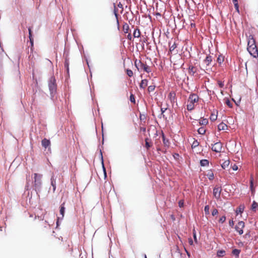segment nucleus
Returning a JSON list of instances; mask_svg holds the SVG:
<instances>
[{
	"label": "nucleus",
	"mask_w": 258,
	"mask_h": 258,
	"mask_svg": "<svg viewBox=\"0 0 258 258\" xmlns=\"http://www.w3.org/2000/svg\"><path fill=\"white\" fill-rule=\"evenodd\" d=\"M28 31H29V37H32V31H31V28L30 27H29L28 28Z\"/></svg>",
	"instance_id": "52"
},
{
	"label": "nucleus",
	"mask_w": 258,
	"mask_h": 258,
	"mask_svg": "<svg viewBox=\"0 0 258 258\" xmlns=\"http://www.w3.org/2000/svg\"><path fill=\"white\" fill-rule=\"evenodd\" d=\"M199 99V97L197 94H190L187 100V109L188 111L193 110L195 106V103L198 102Z\"/></svg>",
	"instance_id": "1"
},
{
	"label": "nucleus",
	"mask_w": 258,
	"mask_h": 258,
	"mask_svg": "<svg viewBox=\"0 0 258 258\" xmlns=\"http://www.w3.org/2000/svg\"><path fill=\"white\" fill-rule=\"evenodd\" d=\"M65 208L64 207V203L62 204L60 208V214L62 216V218L64 216Z\"/></svg>",
	"instance_id": "31"
},
{
	"label": "nucleus",
	"mask_w": 258,
	"mask_h": 258,
	"mask_svg": "<svg viewBox=\"0 0 258 258\" xmlns=\"http://www.w3.org/2000/svg\"><path fill=\"white\" fill-rule=\"evenodd\" d=\"M232 168L233 170H237L238 169V166L236 164H234Z\"/></svg>",
	"instance_id": "54"
},
{
	"label": "nucleus",
	"mask_w": 258,
	"mask_h": 258,
	"mask_svg": "<svg viewBox=\"0 0 258 258\" xmlns=\"http://www.w3.org/2000/svg\"><path fill=\"white\" fill-rule=\"evenodd\" d=\"M199 123L201 125H206L208 123V120L206 118H203L200 120Z\"/></svg>",
	"instance_id": "33"
},
{
	"label": "nucleus",
	"mask_w": 258,
	"mask_h": 258,
	"mask_svg": "<svg viewBox=\"0 0 258 258\" xmlns=\"http://www.w3.org/2000/svg\"><path fill=\"white\" fill-rule=\"evenodd\" d=\"M130 100L131 102H132L134 104L135 103V102H136L135 97V96L133 94H131L130 97Z\"/></svg>",
	"instance_id": "43"
},
{
	"label": "nucleus",
	"mask_w": 258,
	"mask_h": 258,
	"mask_svg": "<svg viewBox=\"0 0 258 258\" xmlns=\"http://www.w3.org/2000/svg\"><path fill=\"white\" fill-rule=\"evenodd\" d=\"M44 212H42V214L40 216L38 215V219H40V220L41 221V222L40 223V228L42 230H44L43 227L47 228V227H49V225L47 224V223L46 221H43L44 219Z\"/></svg>",
	"instance_id": "5"
},
{
	"label": "nucleus",
	"mask_w": 258,
	"mask_h": 258,
	"mask_svg": "<svg viewBox=\"0 0 258 258\" xmlns=\"http://www.w3.org/2000/svg\"><path fill=\"white\" fill-rule=\"evenodd\" d=\"M224 60V57L223 56L220 55L217 58V61L219 64H221Z\"/></svg>",
	"instance_id": "30"
},
{
	"label": "nucleus",
	"mask_w": 258,
	"mask_h": 258,
	"mask_svg": "<svg viewBox=\"0 0 258 258\" xmlns=\"http://www.w3.org/2000/svg\"><path fill=\"white\" fill-rule=\"evenodd\" d=\"M209 209L210 207L209 205H207L205 207L204 211L206 215H209L210 214Z\"/></svg>",
	"instance_id": "39"
},
{
	"label": "nucleus",
	"mask_w": 258,
	"mask_h": 258,
	"mask_svg": "<svg viewBox=\"0 0 258 258\" xmlns=\"http://www.w3.org/2000/svg\"><path fill=\"white\" fill-rule=\"evenodd\" d=\"M177 44L175 42H174L172 45L171 44V43H169V51L170 52H172L174 51V50L176 48Z\"/></svg>",
	"instance_id": "26"
},
{
	"label": "nucleus",
	"mask_w": 258,
	"mask_h": 258,
	"mask_svg": "<svg viewBox=\"0 0 258 258\" xmlns=\"http://www.w3.org/2000/svg\"><path fill=\"white\" fill-rule=\"evenodd\" d=\"M244 209V206L243 205H240L236 211L237 214H238L239 213L241 214V213H243Z\"/></svg>",
	"instance_id": "23"
},
{
	"label": "nucleus",
	"mask_w": 258,
	"mask_h": 258,
	"mask_svg": "<svg viewBox=\"0 0 258 258\" xmlns=\"http://www.w3.org/2000/svg\"><path fill=\"white\" fill-rule=\"evenodd\" d=\"M146 117L145 115L140 114V119L141 121H145V120H146Z\"/></svg>",
	"instance_id": "47"
},
{
	"label": "nucleus",
	"mask_w": 258,
	"mask_h": 258,
	"mask_svg": "<svg viewBox=\"0 0 258 258\" xmlns=\"http://www.w3.org/2000/svg\"><path fill=\"white\" fill-rule=\"evenodd\" d=\"M168 98L170 99L171 101H174L175 99V93L174 92H171L168 94Z\"/></svg>",
	"instance_id": "22"
},
{
	"label": "nucleus",
	"mask_w": 258,
	"mask_h": 258,
	"mask_svg": "<svg viewBox=\"0 0 258 258\" xmlns=\"http://www.w3.org/2000/svg\"><path fill=\"white\" fill-rule=\"evenodd\" d=\"M258 207V204L255 201H253L251 205V209L254 210Z\"/></svg>",
	"instance_id": "40"
},
{
	"label": "nucleus",
	"mask_w": 258,
	"mask_h": 258,
	"mask_svg": "<svg viewBox=\"0 0 258 258\" xmlns=\"http://www.w3.org/2000/svg\"><path fill=\"white\" fill-rule=\"evenodd\" d=\"M41 175L34 173V182L36 186H39L41 185Z\"/></svg>",
	"instance_id": "9"
},
{
	"label": "nucleus",
	"mask_w": 258,
	"mask_h": 258,
	"mask_svg": "<svg viewBox=\"0 0 258 258\" xmlns=\"http://www.w3.org/2000/svg\"><path fill=\"white\" fill-rule=\"evenodd\" d=\"M148 85V80L147 79L142 80L140 84V88L145 89Z\"/></svg>",
	"instance_id": "18"
},
{
	"label": "nucleus",
	"mask_w": 258,
	"mask_h": 258,
	"mask_svg": "<svg viewBox=\"0 0 258 258\" xmlns=\"http://www.w3.org/2000/svg\"><path fill=\"white\" fill-rule=\"evenodd\" d=\"M143 131L145 132L146 131V128L145 127H143L141 129Z\"/></svg>",
	"instance_id": "60"
},
{
	"label": "nucleus",
	"mask_w": 258,
	"mask_h": 258,
	"mask_svg": "<svg viewBox=\"0 0 258 258\" xmlns=\"http://www.w3.org/2000/svg\"><path fill=\"white\" fill-rule=\"evenodd\" d=\"M218 214V211L217 209H214L212 212V215L214 216Z\"/></svg>",
	"instance_id": "48"
},
{
	"label": "nucleus",
	"mask_w": 258,
	"mask_h": 258,
	"mask_svg": "<svg viewBox=\"0 0 258 258\" xmlns=\"http://www.w3.org/2000/svg\"><path fill=\"white\" fill-rule=\"evenodd\" d=\"M160 143V140L158 141L157 140H156L155 141V144L156 146V148H157V151L160 150V147H159Z\"/></svg>",
	"instance_id": "42"
},
{
	"label": "nucleus",
	"mask_w": 258,
	"mask_h": 258,
	"mask_svg": "<svg viewBox=\"0 0 258 258\" xmlns=\"http://www.w3.org/2000/svg\"><path fill=\"white\" fill-rule=\"evenodd\" d=\"M42 146L45 149L50 146V142L49 140L44 139L41 142Z\"/></svg>",
	"instance_id": "14"
},
{
	"label": "nucleus",
	"mask_w": 258,
	"mask_h": 258,
	"mask_svg": "<svg viewBox=\"0 0 258 258\" xmlns=\"http://www.w3.org/2000/svg\"><path fill=\"white\" fill-rule=\"evenodd\" d=\"M197 68L193 66H189L188 69V73L190 76H194L197 72Z\"/></svg>",
	"instance_id": "12"
},
{
	"label": "nucleus",
	"mask_w": 258,
	"mask_h": 258,
	"mask_svg": "<svg viewBox=\"0 0 258 258\" xmlns=\"http://www.w3.org/2000/svg\"><path fill=\"white\" fill-rule=\"evenodd\" d=\"M244 227V223L243 221H239L236 225L235 228L236 231L238 232L240 235H241L243 233V228Z\"/></svg>",
	"instance_id": "7"
},
{
	"label": "nucleus",
	"mask_w": 258,
	"mask_h": 258,
	"mask_svg": "<svg viewBox=\"0 0 258 258\" xmlns=\"http://www.w3.org/2000/svg\"><path fill=\"white\" fill-rule=\"evenodd\" d=\"M30 42L31 43V48L30 50L33 51V45H34V40L33 37H29Z\"/></svg>",
	"instance_id": "36"
},
{
	"label": "nucleus",
	"mask_w": 258,
	"mask_h": 258,
	"mask_svg": "<svg viewBox=\"0 0 258 258\" xmlns=\"http://www.w3.org/2000/svg\"><path fill=\"white\" fill-rule=\"evenodd\" d=\"M103 170H104V171L105 175H106L105 169V168H104V166H103Z\"/></svg>",
	"instance_id": "59"
},
{
	"label": "nucleus",
	"mask_w": 258,
	"mask_h": 258,
	"mask_svg": "<svg viewBox=\"0 0 258 258\" xmlns=\"http://www.w3.org/2000/svg\"><path fill=\"white\" fill-rule=\"evenodd\" d=\"M225 103L229 107H230V108L232 107V103L231 102V101L228 99H226Z\"/></svg>",
	"instance_id": "45"
},
{
	"label": "nucleus",
	"mask_w": 258,
	"mask_h": 258,
	"mask_svg": "<svg viewBox=\"0 0 258 258\" xmlns=\"http://www.w3.org/2000/svg\"><path fill=\"white\" fill-rule=\"evenodd\" d=\"M254 45H256L255 40L252 36L250 35L248 38L247 47L254 46Z\"/></svg>",
	"instance_id": "13"
},
{
	"label": "nucleus",
	"mask_w": 258,
	"mask_h": 258,
	"mask_svg": "<svg viewBox=\"0 0 258 258\" xmlns=\"http://www.w3.org/2000/svg\"><path fill=\"white\" fill-rule=\"evenodd\" d=\"M225 220H226V217L225 216H223L219 219V222L221 223H223L224 222H225Z\"/></svg>",
	"instance_id": "46"
},
{
	"label": "nucleus",
	"mask_w": 258,
	"mask_h": 258,
	"mask_svg": "<svg viewBox=\"0 0 258 258\" xmlns=\"http://www.w3.org/2000/svg\"><path fill=\"white\" fill-rule=\"evenodd\" d=\"M228 126L226 124L222 122L218 125V130L219 131H225L227 130Z\"/></svg>",
	"instance_id": "15"
},
{
	"label": "nucleus",
	"mask_w": 258,
	"mask_h": 258,
	"mask_svg": "<svg viewBox=\"0 0 258 258\" xmlns=\"http://www.w3.org/2000/svg\"><path fill=\"white\" fill-rule=\"evenodd\" d=\"M29 56H28V60L29 62V64L32 66H34L36 61V58L35 57V55L33 53V51H32L30 50V52L29 54V52H28Z\"/></svg>",
	"instance_id": "8"
},
{
	"label": "nucleus",
	"mask_w": 258,
	"mask_h": 258,
	"mask_svg": "<svg viewBox=\"0 0 258 258\" xmlns=\"http://www.w3.org/2000/svg\"><path fill=\"white\" fill-rule=\"evenodd\" d=\"M198 132L201 135H204L206 133V129L204 127H201L198 129Z\"/></svg>",
	"instance_id": "32"
},
{
	"label": "nucleus",
	"mask_w": 258,
	"mask_h": 258,
	"mask_svg": "<svg viewBox=\"0 0 258 258\" xmlns=\"http://www.w3.org/2000/svg\"><path fill=\"white\" fill-rule=\"evenodd\" d=\"M48 87L50 94L51 95L55 94L56 91L57 86L56 80L54 76H51L48 82Z\"/></svg>",
	"instance_id": "3"
},
{
	"label": "nucleus",
	"mask_w": 258,
	"mask_h": 258,
	"mask_svg": "<svg viewBox=\"0 0 258 258\" xmlns=\"http://www.w3.org/2000/svg\"><path fill=\"white\" fill-rule=\"evenodd\" d=\"M210 118L212 121H215L217 119V115L216 114L212 113L211 114Z\"/></svg>",
	"instance_id": "41"
},
{
	"label": "nucleus",
	"mask_w": 258,
	"mask_h": 258,
	"mask_svg": "<svg viewBox=\"0 0 258 258\" xmlns=\"http://www.w3.org/2000/svg\"><path fill=\"white\" fill-rule=\"evenodd\" d=\"M221 187H215L213 189V195L216 199H219L220 197V194L221 192Z\"/></svg>",
	"instance_id": "10"
},
{
	"label": "nucleus",
	"mask_w": 258,
	"mask_h": 258,
	"mask_svg": "<svg viewBox=\"0 0 258 258\" xmlns=\"http://www.w3.org/2000/svg\"><path fill=\"white\" fill-rule=\"evenodd\" d=\"M130 27L127 23H125L123 25V31L125 33H128L129 32Z\"/></svg>",
	"instance_id": "24"
},
{
	"label": "nucleus",
	"mask_w": 258,
	"mask_h": 258,
	"mask_svg": "<svg viewBox=\"0 0 258 258\" xmlns=\"http://www.w3.org/2000/svg\"><path fill=\"white\" fill-rule=\"evenodd\" d=\"M191 26H194V27L195 26V24H191Z\"/></svg>",
	"instance_id": "61"
},
{
	"label": "nucleus",
	"mask_w": 258,
	"mask_h": 258,
	"mask_svg": "<svg viewBox=\"0 0 258 258\" xmlns=\"http://www.w3.org/2000/svg\"><path fill=\"white\" fill-rule=\"evenodd\" d=\"M145 258H147L146 255H145Z\"/></svg>",
	"instance_id": "64"
},
{
	"label": "nucleus",
	"mask_w": 258,
	"mask_h": 258,
	"mask_svg": "<svg viewBox=\"0 0 258 258\" xmlns=\"http://www.w3.org/2000/svg\"><path fill=\"white\" fill-rule=\"evenodd\" d=\"M250 188L252 193L254 192V188L253 187V178L251 175L250 179Z\"/></svg>",
	"instance_id": "21"
},
{
	"label": "nucleus",
	"mask_w": 258,
	"mask_h": 258,
	"mask_svg": "<svg viewBox=\"0 0 258 258\" xmlns=\"http://www.w3.org/2000/svg\"><path fill=\"white\" fill-rule=\"evenodd\" d=\"M156 15L160 16V14L159 13H157Z\"/></svg>",
	"instance_id": "63"
},
{
	"label": "nucleus",
	"mask_w": 258,
	"mask_h": 258,
	"mask_svg": "<svg viewBox=\"0 0 258 258\" xmlns=\"http://www.w3.org/2000/svg\"><path fill=\"white\" fill-rule=\"evenodd\" d=\"M218 84L220 88H223L224 87V83L223 82L220 81H218Z\"/></svg>",
	"instance_id": "51"
},
{
	"label": "nucleus",
	"mask_w": 258,
	"mask_h": 258,
	"mask_svg": "<svg viewBox=\"0 0 258 258\" xmlns=\"http://www.w3.org/2000/svg\"><path fill=\"white\" fill-rule=\"evenodd\" d=\"M194 240L195 241V242L196 243L198 242V241H197V236H196V233L195 232V230H194Z\"/></svg>",
	"instance_id": "56"
},
{
	"label": "nucleus",
	"mask_w": 258,
	"mask_h": 258,
	"mask_svg": "<svg viewBox=\"0 0 258 258\" xmlns=\"http://www.w3.org/2000/svg\"><path fill=\"white\" fill-rule=\"evenodd\" d=\"M240 252V250L238 249H234L232 250L233 254H234L237 256H239Z\"/></svg>",
	"instance_id": "34"
},
{
	"label": "nucleus",
	"mask_w": 258,
	"mask_h": 258,
	"mask_svg": "<svg viewBox=\"0 0 258 258\" xmlns=\"http://www.w3.org/2000/svg\"><path fill=\"white\" fill-rule=\"evenodd\" d=\"M222 149V144L220 142L215 143L213 145L212 147V151L217 152L220 153Z\"/></svg>",
	"instance_id": "6"
},
{
	"label": "nucleus",
	"mask_w": 258,
	"mask_h": 258,
	"mask_svg": "<svg viewBox=\"0 0 258 258\" xmlns=\"http://www.w3.org/2000/svg\"><path fill=\"white\" fill-rule=\"evenodd\" d=\"M127 38L130 40H132V37L131 34L130 33H128V34L127 36Z\"/></svg>",
	"instance_id": "57"
},
{
	"label": "nucleus",
	"mask_w": 258,
	"mask_h": 258,
	"mask_svg": "<svg viewBox=\"0 0 258 258\" xmlns=\"http://www.w3.org/2000/svg\"><path fill=\"white\" fill-rule=\"evenodd\" d=\"M135 64L139 71L140 70H143L144 72L148 73L151 72V68L147 66L146 63H144L141 60L138 61V60L136 59Z\"/></svg>",
	"instance_id": "2"
},
{
	"label": "nucleus",
	"mask_w": 258,
	"mask_h": 258,
	"mask_svg": "<svg viewBox=\"0 0 258 258\" xmlns=\"http://www.w3.org/2000/svg\"><path fill=\"white\" fill-rule=\"evenodd\" d=\"M133 36L135 38H139L141 36V32L138 28H136L133 33Z\"/></svg>",
	"instance_id": "19"
},
{
	"label": "nucleus",
	"mask_w": 258,
	"mask_h": 258,
	"mask_svg": "<svg viewBox=\"0 0 258 258\" xmlns=\"http://www.w3.org/2000/svg\"><path fill=\"white\" fill-rule=\"evenodd\" d=\"M155 88V86L154 85L149 86L148 88V90L149 92H153Z\"/></svg>",
	"instance_id": "44"
},
{
	"label": "nucleus",
	"mask_w": 258,
	"mask_h": 258,
	"mask_svg": "<svg viewBox=\"0 0 258 258\" xmlns=\"http://www.w3.org/2000/svg\"><path fill=\"white\" fill-rule=\"evenodd\" d=\"M145 147L147 151H148L153 146V142L151 140L148 138L145 139Z\"/></svg>",
	"instance_id": "11"
},
{
	"label": "nucleus",
	"mask_w": 258,
	"mask_h": 258,
	"mask_svg": "<svg viewBox=\"0 0 258 258\" xmlns=\"http://www.w3.org/2000/svg\"><path fill=\"white\" fill-rule=\"evenodd\" d=\"M51 184L53 187V190L54 191L56 188V181L53 176L51 178Z\"/></svg>",
	"instance_id": "25"
},
{
	"label": "nucleus",
	"mask_w": 258,
	"mask_h": 258,
	"mask_svg": "<svg viewBox=\"0 0 258 258\" xmlns=\"http://www.w3.org/2000/svg\"><path fill=\"white\" fill-rule=\"evenodd\" d=\"M230 164V161L229 160L225 161L221 165L223 169H225L228 167Z\"/></svg>",
	"instance_id": "29"
},
{
	"label": "nucleus",
	"mask_w": 258,
	"mask_h": 258,
	"mask_svg": "<svg viewBox=\"0 0 258 258\" xmlns=\"http://www.w3.org/2000/svg\"><path fill=\"white\" fill-rule=\"evenodd\" d=\"M208 178L210 180H213L214 178V174L212 171H210L208 174Z\"/></svg>",
	"instance_id": "38"
},
{
	"label": "nucleus",
	"mask_w": 258,
	"mask_h": 258,
	"mask_svg": "<svg viewBox=\"0 0 258 258\" xmlns=\"http://www.w3.org/2000/svg\"><path fill=\"white\" fill-rule=\"evenodd\" d=\"M199 145V142L197 141H195L192 144V147L195 148L197 147Z\"/></svg>",
	"instance_id": "50"
},
{
	"label": "nucleus",
	"mask_w": 258,
	"mask_h": 258,
	"mask_svg": "<svg viewBox=\"0 0 258 258\" xmlns=\"http://www.w3.org/2000/svg\"><path fill=\"white\" fill-rule=\"evenodd\" d=\"M0 230L2 231V227L0 226Z\"/></svg>",
	"instance_id": "62"
},
{
	"label": "nucleus",
	"mask_w": 258,
	"mask_h": 258,
	"mask_svg": "<svg viewBox=\"0 0 258 258\" xmlns=\"http://www.w3.org/2000/svg\"><path fill=\"white\" fill-rule=\"evenodd\" d=\"M184 205V201L183 200H180L178 202V206L180 208H182Z\"/></svg>",
	"instance_id": "49"
},
{
	"label": "nucleus",
	"mask_w": 258,
	"mask_h": 258,
	"mask_svg": "<svg viewBox=\"0 0 258 258\" xmlns=\"http://www.w3.org/2000/svg\"><path fill=\"white\" fill-rule=\"evenodd\" d=\"M126 74L127 75V76L130 77H132L134 75L133 72L131 70L126 69Z\"/></svg>",
	"instance_id": "37"
},
{
	"label": "nucleus",
	"mask_w": 258,
	"mask_h": 258,
	"mask_svg": "<svg viewBox=\"0 0 258 258\" xmlns=\"http://www.w3.org/2000/svg\"><path fill=\"white\" fill-rule=\"evenodd\" d=\"M229 225L231 227H233L234 225V221L233 220H230L229 222Z\"/></svg>",
	"instance_id": "55"
},
{
	"label": "nucleus",
	"mask_w": 258,
	"mask_h": 258,
	"mask_svg": "<svg viewBox=\"0 0 258 258\" xmlns=\"http://www.w3.org/2000/svg\"><path fill=\"white\" fill-rule=\"evenodd\" d=\"M225 253V251L224 250H218L217 251V254L218 256L221 257V256H223L224 255Z\"/></svg>",
	"instance_id": "35"
},
{
	"label": "nucleus",
	"mask_w": 258,
	"mask_h": 258,
	"mask_svg": "<svg viewBox=\"0 0 258 258\" xmlns=\"http://www.w3.org/2000/svg\"><path fill=\"white\" fill-rule=\"evenodd\" d=\"M247 49L251 56L254 58H258V50L256 45L247 47Z\"/></svg>",
	"instance_id": "4"
},
{
	"label": "nucleus",
	"mask_w": 258,
	"mask_h": 258,
	"mask_svg": "<svg viewBox=\"0 0 258 258\" xmlns=\"http://www.w3.org/2000/svg\"><path fill=\"white\" fill-rule=\"evenodd\" d=\"M212 61V56L210 55H207L204 60V62L206 64L207 67L209 66Z\"/></svg>",
	"instance_id": "16"
},
{
	"label": "nucleus",
	"mask_w": 258,
	"mask_h": 258,
	"mask_svg": "<svg viewBox=\"0 0 258 258\" xmlns=\"http://www.w3.org/2000/svg\"><path fill=\"white\" fill-rule=\"evenodd\" d=\"M162 138L163 139V144L165 147H169L170 145V142L168 139H166L165 137V135L163 133L162 134Z\"/></svg>",
	"instance_id": "17"
},
{
	"label": "nucleus",
	"mask_w": 258,
	"mask_h": 258,
	"mask_svg": "<svg viewBox=\"0 0 258 258\" xmlns=\"http://www.w3.org/2000/svg\"><path fill=\"white\" fill-rule=\"evenodd\" d=\"M64 68L66 69L67 73L69 74V58L66 57L64 61Z\"/></svg>",
	"instance_id": "20"
},
{
	"label": "nucleus",
	"mask_w": 258,
	"mask_h": 258,
	"mask_svg": "<svg viewBox=\"0 0 258 258\" xmlns=\"http://www.w3.org/2000/svg\"><path fill=\"white\" fill-rule=\"evenodd\" d=\"M200 164L202 166H206L209 165V161L207 159H203L200 161Z\"/></svg>",
	"instance_id": "28"
},
{
	"label": "nucleus",
	"mask_w": 258,
	"mask_h": 258,
	"mask_svg": "<svg viewBox=\"0 0 258 258\" xmlns=\"http://www.w3.org/2000/svg\"><path fill=\"white\" fill-rule=\"evenodd\" d=\"M188 243L190 245L193 244V241L191 238H188Z\"/></svg>",
	"instance_id": "58"
},
{
	"label": "nucleus",
	"mask_w": 258,
	"mask_h": 258,
	"mask_svg": "<svg viewBox=\"0 0 258 258\" xmlns=\"http://www.w3.org/2000/svg\"><path fill=\"white\" fill-rule=\"evenodd\" d=\"M232 2L234 4V8L236 10V11L238 12V13H239V5H238V0H232Z\"/></svg>",
	"instance_id": "27"
},
{
	"label": "nucleus",
	"mask_w": 258,
	"mask_h": 258,
	"mask_svg": "<svg viewBox=\"0 0 258 258\" xmlns=\"http://www.w3.org/2000/svg\"><path fill=\"white\" fill-rule=\"evenodd\" d=\"M166 108H161V116H163V117H164V115L163 114V113L164 112V111L166 110Z\"/></svg>",
	"instance_id": "53"
}]
</instances>
